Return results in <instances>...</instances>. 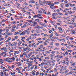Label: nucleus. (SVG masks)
Returning a JSON list of instances; mask_svg holds the SVG:
<instances>
[{"instance_id":"obj_1","label":"nucleus","mask_w":76,"mask_h":76,"mask_svg":"<svg viewBox=\"0 0 76 76\" xmlns=\"http://www.w3.org/2000/svg\"><path fill=\"white\" fill-rule=\"evenodd\" d=\"M7 53L4 52H2L1 53V54L2 55V56H3L5 57H6V56H7V55L6 54V53Z\"/></svg>"},{"instance_id":"obj_2","label":"nucleus","mask_w":76,"mask_h":76,"mask_svg":"<svg viewBox=\"0 0 76 76\" xmlns=\"http://www.w3.org/2000/svg\"><path fill=\"white\" fill-rule=\"evenodd\" d=\"M58 29H59V32H60V33H62V32H63V30H62V28L60 27H58Z\"/></svg>"},{"instance_id":"obj_3","label":"nucleus","mask_w":76,"mask_h":76,"mask_svg":"<svg viewBox=\"0 0 76 76\" xmlns=\"http://www.w3.org/2000/svg\"><path fill=\"white\" fill-rule=\"evenodd\" d=\"M14 52H15V53H14V56H16V54H18L19 53V52L18 51H15Z\"/></svg>"},{"instance_id":"obj_4","label":"nucleus","mask_w":76,"mask_h":76,"mask_svg":"<svg viewBox=\"0 0 76 76\" xmlns=\"http://www.w3.org/2000/svg\"><path fill=\"white\" fill-rule=\"evenodd\" d=\"M1 50H8L7 48L6 47H4L2 48H1Z\"/></svg>"},{"instance_id":"obj_5","label":"nucleus","mask_w":76,"mask_h":76,"mask_svg":"<svg viewBox=\"0 0 76 76\" xmlns=\"http://www.w3.org/2000/svg\"><path fill=\"white\" fill-rule=\"evenodd\" d=\"M38 10V13H40V14H42V13H43L42 11H41V10Z\"/></svg>"},{"instance_id":"obj_6","label":"nucleus","mask_w":76,"mask_h":76,"mask_svg":"<svg viewBox=\"0 0 76 76\" xmlns=\"http://www.w3.org/2000/svg\"><path fill=\"white\" fill-rule=\"evenodd\" d=\"M46 4H48V5H50V6H54V4H48L47 3H46Z\"/></svg>"},{"instance_id":"obj_7","label":"nucleus","mask_w":76,"mask_h":76,"mask_svg":"<svg viewBox=\"0 0 76 76\" xmlns=\"http://www.w3.org/2000/svg\"><path fill=\"white\" fill-rule=\"evenodd\" d=\"M64 3L61 4H60V6L61 7H62V9H63V6H64Z\"/></svg>"},{"instance_id":"obj_8","label":"nucleus","mask_w":76,"mask_h":76,"mask_svg":"<svg viewBox=\"0 0 76 76\" xmlns=\"http://www.w3.org/2000/svg\"><path fill=\"white\" fill-rule=\"evenodd\" d=\"M52 15L53 16V19H55V17H56V15L54 13H53L52 14Z\"/></svg>"},{"instance_id":"obj_9","label":"nucleus","mask_w":76,"mask_h":76,"mask_svg":"<svg viewBox=\"0 0 76 76\" xmlns=\"http://www.w3.org/2000/svg\"><path fill=\"white\" fill-rule=\"evenodd\" d=\"M45 2H47L46 3H48V4H50V3H53V1H48Z\"/></svg>"},{"instance_id":"obj_10","label":"nucleus","mask_w":76,"mask_h":76,"mask_svg":"<svg viewBox=\"0 0 76 76\" xmlns=\"http://www.w3.org/2000/svg\"><path fill=\"white\" fill-rule=\"evenodd\" d=\"M35 21H36V22H41V20L38 19H36L35 20Z\"/></svg>"},{"instance_id":"obj_11","label":"nucleus","mask_w":76,"mask_h":76,"mask_svg":"<svg viewBox=\"0 0 76 76\" xmlns=\"http://www.w3.org/2000/svg\"><path fill=\"white\" fill-rule=\"evenodd\" d=\"M75 32V31H74V30L72 31V34H76V33Z\"/></svg>"},{"instance_id":"obj_12","label":"nucleus","mask_w":76,"mask_h":76,"mask_svg":"<svg viewBox=\"0 0 76 76\" xmlns=\"http://www.w3.org/2000/svg\"><path fill=\"white\" fill-rule=\"evenodd\" d=\"M39 72H36V74H35V75L36 76H38V75H39Z\"/></svg>"},{"instance_id":"obj_13","label":"nucleus","mask_w":76,"mask_h":76,"mask_svg":"<svg viewBox=\"0 0 76 76\" xmlns=\"http://www.w3.org/2000/svg\"><path fill=\"white\" fill-rule=\"evenodd\" d=\"M1 76H4V73H3V72H1Z\"/></svg>"},{"instance_id":"obj_14","label":"nucleus","mask_w":76,"mask_h":76,"mask_svg":"<svg viewBox=\"0 0 76 76\" xmlns=\"http://www.w3.org/2000/svg\"><path fill=\"white\" fill-rule=\"evenodd\" d=\"M11 32H13V31H15V30L13 28H12L11 29Z\"/></svg>"},{"instance_id":"obj_15","label":"nucleus","mask_w":76,"mask_h":76,"mask_svg":"<svg viewBox=\"0 0 76 76\" xmlns=\"http://www.w3.org/2000/svg\"><path fill=\"white\" fill-rule=\"evenodd\" d=\"M50 8H51V9H54V8H55V7H53L52 6H51V5L50 6Z\"/></svg>"},{"instance_id":"obj_16","label":"nucleus","mask_w":76,"mask_h":76,"mask_svg":"<svg viewBox=\"0 0 76 76\" xmlns=\"http://www.w3.org/2000/svg\"><path fill=\"white\" fill-rule=\"evenodd\" d=\"M67 13H69V14H72V12H71V11H68L67 12Z\"/></svg>"},{"instance_id":"obj_17","label":"nucleus","mask_w":76,"mask_h":76,"mask_svg":"<svg viewBox=\"0 0 76 76\" xmlns=\"http://www.w3.org/2000/svg\"><path fill=\"white\" fill-rule=\"evenodd\" d=\"M19 36H15V37L14 38L15 39H18V38Z\"/></svg>"},{"instance_id":"obj_18","label":"nucleus","mask_w":76,"mask_h":76,"mask_svg":"<svg viewBox=\"0 0 76 76\" xmlns=\"http://www.w3.org/2000/svg\"><path fill=\"white\" fill-rule=\"evenodd\" d=\"M2 61H4L3 59H0V63H3V62Z\"/></svg>"},{"instance_id":"obj_19","label":"nucleus","mask_w":76,"mask_h":76,"mask_svg":"<svg viewBox=\"0 0 76 76\" xmlns=\"http://www.w3.org/2000/svg\"><path fill=\"white\" fill-rule=\"evenodd\" d=\"M43 11V13L44 14H47V12H45V11L43 9H42Z\"/></svg>"},{"instance_id":"obj_20","label":"nucleus","mask_w":76,"mask_h":76,"mask_svg":"<svg viewBox=\"0 0 76 76\" xmlns=\"http://www.w3.org/2000/svg\"><path fill=\"white\" fill-rule=\"evenodd\" d=\"M72 10H76V7H74L72 9Z\"/></svg>"},{"instance_id":"obj_21","label":"nucleus","mask_w":76,"mask_h":76,"mask_svg":"<svg viewBox=\"0 0 76 76\" xmlns=\"http://www.w3.org/2000/svg\"><path fill=\"white\" fill-rule=\"evenodd\" d=\"M65 6L66 7H68L69 6V5L68 4H66L65 5Z\"/></svg>"},{"instance_id":"obj_22","label":"nucleus","mask_w":76,"mask_h":76,"mask_svg":"<svg viewBox=\"0 0 76 76\" xmlns=\"http://www.w3.org/2000/svg\"><path fill=\"white\" fill-rule=\"evenodd\" d=\"M26 24H25L23 26H21V28H25V27H26Z\"/></svg>"},{"instance_id":"obj_23","label":"nucleus","mask_w":76,"mask_h":76,"mask_svg":"<svg viewBox=\"0 0 76 76\" xmlns=\"http://www.w3.org/2000/svg\"><path fill=\"white\" fill-rule=\"evenodd\" d=\"M54 4H59V1L54 2Z\"/></svg>"},{"instance_id":"obj_24","label":"nucleus","mask_w":76,"mask_h":76,"mask_svg":"<svg viewBox=\"0 0 76 76\" xmlns=\"http://www.w3.org/2000/svg\"><path fill=\"white\" fill-rule=\"evenodd\" d=\"M17 6H20V4H19L18 3H17Z\"/></svg>"},{"instance_id":"obj_25","label":"nucleus","mask_w":76,"mask_h":76,"mask_svg":"<svg viewBox=\"0 0 76 76\" xmlns=\"http://www.w3.org/2000/svg\"><path fill=\"white\" fill-rule=\"evenodd\" d=\"M68 4H69L71 7H72V4H70V3H68Z\"/></svg>"},{"instance_id":"obj_26","label":"nucleus","mask_w":76,"mask_h":76,"mask_svg":"<svg viewBox=\"0 0 76 76\" xmlns=\"http://www.w3.org/2000/svg\"><path fill=\"white\" fill-rule=\"evenodd\" d=\"M42 15L41 14H38L37 15V16H38V17H40V16H41Z\"/></svg>"},{"instance_id":"obj_27","label":"nucleus","mask_w":76,"mask_h":76,"mask_svg":"<svg viewBox=\"0 0 76 76\" xmlns=\"http://www.w3.org/2000/svg\"><path fill=\"white\" fill-rule=\"evenodd\" d=\"M5 34H7L8 35H10V33H7V32H6Z\"/></svg>"},{"instance_id":"obj_28","label":"nucleus","mask_w":76,"mask_h":76,"mask_svg":"<svg viewBox=\"0 0 76 76\" xmlns=\"http://www.w3.org/2000/svg\"><path fill=\"white\" fill-rule=\"evenodd\" d=\"M31 3H35V1H31Z\"/></svg>"},{"instance_id":"obj_29","label":"nucleus","mask_w":76,"mask_h":76,"mask_svg":"<svg viewBox=\"0 0 76 76\" xmlns=\"http://www.w3.org/2000/svg\"><path fill=\"white\" fill-rule=\"evenodd\" d=\"M65 64H67V65L68 66L69 65V62H66L65 61Z\"/></svg>"},{"instance_id":"obj_30","label":"nucleus","mask_w":76,"mask_h":76,"mask_svg":"<svg viewBox=\"0 0 76 76\" xmlns=\"http://www.w3.org/2000/svg\"><path fill=\"white\" fill-rule=\"evenodd\" d=\"M64 47H62V48H61V50H62V51H64V50H65V49H64Z\"/></svg>"},{"instance_id":"obj_31","label":"nucleus","mask_w":76,"mask_h":76,"mask_svg":"<svg viewBox=\"0 0 76 76\" xmlns=\"http://www.w3.org/2000/svg\"><path fill=\"white\" fill-rule=\"evenodd\" d=\"M58 14H59V15H63V14H62L60 12H58Z\"/></svg>"},{"instance_id":"obj_32","label":"nucleus","mask_w":76,"mask_h":76,"mask_svg":"<svg viewBox=\"0 0 76 76\" xmlns=\"http://www.w3.org/2000/svg\"><path fill=\"white\" fill-rule=\"evenodd\" d=\"M67 0H65L64 1V3L65 4H66V3H67Z\"/></svg>"},{"instance_id":"obj_33","label":"nucleus","mask_w":76,"mask_h":76,"mask_svg":"<svg viewBox=\"0 0 76 76\" xmlns=\"http://www.w3.org/2000/svg\"><path fill=\"white\" fill-rule=\"evenodd\" d=\"M33 23L34 25H37V23L35 21H34Z\"/></svg>"},{"instance_id":"obj_34","label":"nucleus","mask_w":76,"mask_h":76,"mask_svg":"<svg viewBox=\"0 0 76 76\" xmlns=\"http://www.w3.org/2000/svg\"><path fill=\"white\" fill-rule=\"evenodd\" d=\"M14 45H15L14 46L15 47V46H16V45H17V42H14Z\"/></svg>"},{"instance_id":"obj_35","label":"nucleus","mask_w":76,"mask_h":76,"mask_svg":"<svg viewBox=\"0 0 76 76\" xmlns=\"http://www.w3.org/2000/svg\"><path fill=\"white\" fill-rule=\"evenodd\" d=\"M27 62H28L29 63H33V61H27Z\"/></svg>"},{"instance_id":"obj_36","label":"nucleus","mask_w":76,"mask_h":76,"mask_svg":"<svg viewBox=\"0 0 76 76\" xmlns=\"http://www.w3.org/2000/svg\"><path fill=\"white\" fill-rule=\"evenodd\" d=\"M27 20V21H28V22H29V23H31V22H32V21L31 20Z\"/></svg>"},{"instance_id":"obj_37","label":"nucleus","mask_w":76,"mask_h":76,"mask_svg":"<svg viewBox=\"0 0 76 76\" xmlns=\"http://www.w3.org/2000/svg\"><path fill=\"white\" fill-rule=\"evenodd\" d=\"M12 27L14 28V29H15L16 28V26H12Z\"/></svg>"},{"instance_id":"obj_38","label":"nucleus","mask_w":76,"mask_h":76,"mask_svg":"<svg viewBox=\"0 0 76 76\" xmlns=\"http://www.w3.org/2000/svg\"><path fill=\"white\" fill-rule=\"evenodd\" d=\"M18 33H19V32H16L15 33L14 35H17V34H18Z\"/></svg>"},{"instance_id":"obj_39","label":"nucleus","mask_w":76,"mask_h":76,"mask_svg":"<svg viewBox=\"0 0 76 76\" xmlns=\"http://www.w3.org/2000/svg\"><path fill=\"white\" fill-rule=\"evenodd\" d=\"M23 51H27V50H28L26 48H25L24 49H23Z\"/></svg>"},{"instance_id":"obj_40","label":"nucleus","mask_w":76,"mask_h":76,"mask_svg":"<svg viewBox=\"0 0 76 76\" xmlns=\"http://www.w3.org/2000/svg\"><path fill=\"white\" fill-rule=\"evenodd\" d=\"M25 32H24V31H23L22 33L20 34V35H22H22H25Z\"/></svg>"},{"instance_id":"obj_41","label":"nucleus","mask_w":76,"mask_h":76,"mask_svg":"<svg viewBox=\"0 0 76 76\" xmlns=\"http://www.w3.org/2000/svg\"><path fill=\"white\" fill-rule=\"evenodd\" d=\"M36 59H37V58L35 57L34 58L35 60L34 61V62H36V61H37V60H36Z\"/></svg>"},{"instance_id":"obj_42","label":"nucleus","mask_w":76,"mask_h":76,"mask_svg":"<svg viewBox=\"0 0 76 76\" xmlns=\"http://www.w3.org/2000/svg\"><path fill=\"white\" fill-rule=\"evenodd\" d=\"M66 61H65L64 60L62 62V64H65Z\"/></svg>"},{"instance_id":"obj_43","label":"nucleus","mask_w":76,"mask_h":76,"mask_svg":"<svg viewBox=\"0 0 76 76\" xmlns=\"http://www.w3.org/2000/svg\"><path fill=\"white\" fill-rule=\"evenodd\" d=\"M15 23H16V21H14V22H13L12 23V24H15Z\"/></svg>"},{"instance_id":"obj_44","label":"nucleus","mask_w":76,"mask_h":76,"mask_svg":"<svg viewBox=\"0 0 76 76\" xmlns=\"http://www.w3.org/2000/svg\"><path fill=\"white\" fill-rule=\"evenodd\" d=\"M41 38H39L36 39L37 41H39V40H41Z\"/></svg>"},{"instance_id":"obj_45","label":"nucleus","mask_w":76,"mask_h":76,"mask_svg":"<svg viewBox=\"0 0 76 76\" xmlns=\"http://www.w3.org/2000/svg\"><path fill=\"white\" fill-rule=\"evenodd\" d=\"M53 45V42H51V43L50 44V45Z\"/></svg>"},{"instance_id":"obj_46","label":"nucleus","mask_w":76,"mask_h":76,"mask_svg":"<svg viewBox=\"0 0 76 76\" xmlns=\"http://www.w3.org/2000/svg\"><path fill=\"white\" fill-rule=\"evenodd\" d=\"M0 35H1V32H2V30L1 29L0 30Z\"/></svg>"},{"instance_id":"obj_47","label":"nucleus","mask_w":76,"mask_h":76,"mask_svg":"<svg viewBox=\"0 0 76 76\" xmlns=\"http://www.w3.org/2000/svg\"><path fill=\"white\" fill-rule=\"evenodd\" d=\"M4 6H7V4H3Z\"/></svg>"},{"instance_id":"obj_48","label":"nucleus","mask_w":76,"mask_h":76,"mask_svg":"<svg viewBox=\"0 0 76 76\" xmlns=\"http://www.w3.org/2000/svg\"><path fill=\"white\" fill-rule=\"evenodd\" d=\"M37 3H38V2H36L35 3L36 6H38L39 5V4H38Z\"/></svg>"},{"instance_id":"obj_49","label":"nucleus","mask_w":76,"mask_h":76,"mask_svg":"<svg viewBox=\"0 0 76 76\" xmlns=\"http://www.w3.org/2000/svg\"><path fill=\"white\" fill-rule=\"evenodd\" d=\"M26 41H29V38H28L26 39Z\"/></svg>"},{"instance_id":"obj_50","label":"nucleus","mask_w":76,"mask_h":76,"mask_svg":"<svg viewBox=\"0 0 76 76\" xmlns=\"http://www.w3.org/2000/svg\"><path fill=\"white\" fill-rule=\"evenodd\" d=\"M59 43H56V46H58V45H59L58 44Z\"/></svg>"},{"instance_id":"obj_51","label":"nucleus","mask_w":76,"mask_h":76,"mask_svg":"<svg viewBox=\"0 0 76 76\" xmlns=\"http://www.w3.org/2000/svg\"><path fill=\"white\" fill-rule=\"evenodd\" d=\"M22 43V41H20L19 43H18V44H21V43Z\"/></svg>"},{"instance_id":"obj_52","label":"nucleus","mask_w":76,"mask_h":76,"mask_svg":"<svg viewBox=\"0 0 76 76\" xmlns=\"http://www.w3.org/2000/svg\"><path fill=\"white\" fill-rule=\"evenodd\" d=\"M9 61V59L8 58H6V61Z\"/></svg>"},{"instance_id":"obj_53","label":"nucleus","mask_w":76,"mask_h":76,"mask_svg":"<svg viewBox=\"0 0 76 76\" xmlns=\"http://www.w3.org/2000/svg\"><path fill=\"white\" fill-rule=\"evenodd\" d=\"M62 37H66V35H64V34H63L62 35Z\"/></svg>"},{"instance_id":"obj_54","label":"nucleus","mask_w":76,"mask_h":76,"mask_svg":"<svg viewBox=\"0 0 76 76\" xmlns=\"http://www.w3.org/2000/svg\"><path fill=\"white\" fill-rule=\"evenodd\" d=\"M26 53L25 52H24L23 54V55L24 56V55H26Z\"/></svg>"},{"instance_id":"obj_55","label":"nucleus","mask_w":76,"mask_h":76,"mask_svg":"<svg viewBox=\"0 0 76 76\" xmlns=\"http://www.w3.org/2000/svg\"><path fill=\"white\" fill-rule=\"evenodd\" d=\"M69 72V70H66L65 72V73H67Z\"/></svg>"},{"instance_id":"obj_56","label":"nucleus","mask_w":76,"mask_h":76,"mask_svg":"<svg viewBox=\"0 0 76 76\" xmlns=\"http://www.w3.org/2000/svg\"><path fill=\"white\" fill-rule=\"evenodd\" d=\"M11 60H15V58L14 57H12V58H11Z\"/></svg>"},{"instance_id":"obj_57","label":"nucleus","mask_w":76,"mask_h":76,"mask_svg":"<svg viewBox=\"0 0 76 76\" xmlns=\"http://www.w3.org/2000/svg\"><path fill=\"white\" fill-rule=\"evenodd\" d=\"M38 18L39 19H43V18L42 17H38Z\"/></svg>"},{"instance_id":"obj_58","label":"nucleus","mask_w":76,"mask_h":76,"mask_svg":"<svg viewBox=\"0 0 76 76\" xmlns=\"http://www.w3.org/2000/svg\"><path fill=\"white\" fill-rule=\"evenodd\" d=\"M25 37H22V38L21 39H25Z\"/></svg>"},{"instance_id":"obj_59","label":"nucleus","mask_w":76,"mask_h":76,"mask_svg":"<svg viewBox=\"0 0 76 76\" xmlns=\"http://www.w3.org/2000/svg\"><path fill=\"white\" fill-rule=\"evenodd\" d=\"M52 32V30H50L49 32V33H51Z\"/></svg>"},{"instance_id":"obj_60","label":"nucleus","mask_w":76,"mask_h":76,"mask_svg":"<svg viewBox=\"0 0 76 76\" xmlns=\"http://www.w3.org/2000/svg\"><path fill=\"white\" fill-rule=\"evenodd\" d=\"M6 47L8 48H10V47H9V45H6Z\"/></svg>"},{"instance_id":"obj_61","label":"nucleus","mask_w":76,"mask_h":76,"mask_svg":"<svg viewBox=\"0 0 76 76\" xmlns=\"http://www.w3.org/2000/svg\"><path fill=\"white\" fill-rule=\"evenodd\" d=\"M50 57H52V58L53 57V55L52 54H50Z\"/></svg>"},{"instance_id":"obj_62","label":"nucleus","mask_w":76,"mask_h":76,"mask_svg":"<svg viewBox=\"0 0 76 76\" xmlns=\"http://www.w3.org/2000/svg\"><path fill=\"white\" fill-rule=\"evenodd\" d=\"M10 41L8 40H7L5 41V42H9Z\"/></svg>"},{"instance_id":"obj_63","label":"nucleus","mask_w":76,"mask_h":76,"mask_svg":"<svg viewBox=\"0 0 76 76\" xmlns=\"http://www.w3.org/2000/svg\"><path fill=\"white\" fill-rule=\"evenodd\" d=\"M75 6H76V5H75V4H72V7Z\"/></svg>"},{"instance_id":"obj_64","label":"nucleus","mask_w":76,"mask_h":76,"mask_svg":"<svg viewBox=\"0 0 76 76\" xmlns=\"http://www.w3.org/2000/svg\"><path fill=\"white\" fill-rule=\"evenodd\" d=\"M35 28H38V26H37L34 27Z\"/></svg>"}]
</instances>
